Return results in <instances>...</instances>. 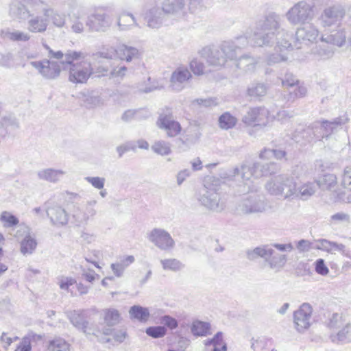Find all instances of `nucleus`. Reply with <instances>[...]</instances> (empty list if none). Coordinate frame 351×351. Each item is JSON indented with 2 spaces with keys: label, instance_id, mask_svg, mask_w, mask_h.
I'll use <instances>...</instances> for the list:
<instances>
[{
  "label": "nucleus",
  "instance_id": "49530a36",
  "mask_svg": "<svg viewBox=\"0 0 351 351\" xmlns=\"http://www.w3.org/2000/svg\"><path fill=\"white\" fill-rule=\"evenodd\" d=\"M267 91V87L263 83L252 84L247 90V95L250 97L258 99L265 96Z\"/></svg>",
  "mask_w": 351,
  "mask_h": 351
},
{
  "label": "nucleus",
  "instance_id": "13d9d810",
  "mask_svg": "<svg viewBox=\"0 0 351 351\" xmlns=\"http://www.w3.org/2000/svg\"><path fill=\"white\" fill-rule=\"evenodd\" d=\"M145 332L148 336L157 339L165 337L167 330L162 326H149L146 328Z\"/></svg>",
  "mask_w": 351,
  "mask_h": 351
},
{
  "label": "nucleus",
  "instance_id": "412c9836",
  "mask_svg": "<svg viewBox=\"0 0 351 351\" xmlns=\"http://www.w3.org/2000/svg\"><path fill=\"white\" fill-rule=\"evenodd\" d=\"M305 25L297 29L295 36L298 41L313 43L317 38L319 32L312 24L304 23Z\"/></svg>",
  "mask_w": 351,
  "mask_h": 351
},
{
  "label": "nucleus",
  "instance_id": "9b49d317",
  "mask_svg": "<svg viewBox=\"0 0 351 351\" xmlns=\"http://www.w3.org/2000/svg\"><path fill=\"white\" fill-rule=\"evenodd\" d=\"M197 199L201 205L213 211L220 212L225 208L219 194L214 190L204 189L199 193Z\"/></svg>",
  "mask_w": 351,
  "mask_h": 351
},
{
  "label": "nucleus",
  "instance_id": "473e14b6",
  "mask_svg": "<svg viewBox=\"0 0 351 351\" xmlns=\"http://www.w3.org/2000/svg\"><path fill=\"white\" fill-rule=\"evenodd\" d=\"M319 187L318 182H307L300 186L296 185L295 198L306 200L311 197Z\"/></svg>",
  "mask_w": 351,
  "mask_h": 351
},
{
  "label": "nucleus",
  "instance_id": "393cba45",
  "mask_svg": "<svg viewBox=\"0 0 351 351\" xmlns=\"http://www.w3.org/2000/svg\"><path fill=\"white\" fill-rule=\"evenodd\" d=\"M49 21L46 16H34L27 21V29L32 33H44L48 27Z\"/></svg>",
  "mask_w": 351,
  "mask_h": 351
},
{
  "label": "nucleus",
  "instance_id": "4c0bfd02",
  "mask_svg": "<svg viewBox=\"0 0 351 351\" xmlns=\"http://www.w3.org/2000/svg\"><path fill=\"white\" fill-rule=\"evenodd\" d=\"M350 328L351 324L346 323L337 333L332 332L329 335L330 340L335 344L346 343L349 339Z\"/></svg>",
  "mask_w": 351,
  "mask_h": 351
},
{
  "label": "nucleus",
  "instance_id": "a878e982",
  "mask_svg": "<svg viewBox=\"0 0 351 351\" xmlns=\"http://www.w3.org/2000/svg\"><path fill=\"white\" fill-rule=\"evenodd\" d=\"M258 168L254 167V162L252 165H243L241 168L235 167L230 176L236 177L241 175V178L243 181H248L252 177L256 178H259L258 176Z\"/></svg>",
  "mask_w": 351,
  "mask_h": 351
},
{
  "label": "nucleus",
  "instance_id": "6e6552de",
  "mask_svg": "<svg viewBox=\"0 0 351 351\" xmlns=\"http://www.w3.org/2000/svg\"><path fill=\"white\" fill-rule=\"evenodd\" d=\"M149 241L164 251H170L175 247V241L170 234L162 228H154L147 234Z\"/></svg>",
  "mask_w": 351,
  "mask_h": 351
},
{
  "label": "nucleus",
  "instance_id": "a211bd4d",
  "mask_svg": "<svg viewBox=\"0 0 351 351\" xmlns=\"http://www.w3.org/2000/svg\"><path fill=\"white\" fill-rule=\"evenodd\" d=\"M101 63L102 64L97 68V72L104 76L109 75L111 78L122 79L128 71V68L124 65L115 66L109 61Z\"/></svg>",
  "mask_w": 351,
  "mask_h": 351
},
{
  "label": "nucleus",
  "instance_id": "c756f323",
  "mask_svg": "<svg viewBox=\"0 0 351 351\" xmlns=\"http://www.w3.org/2000/svg\"><path fill=\"white\" fill-rule=\"evenodd\" d=\"M313 132L310 125H300L292 134L291 138L298 143L306 144L313 141Z\"/></svg>",
  "mask_w": 351,
  "mask_h": 351
},
{
  "label": "nucleus",
  "instance_id": "0e129e2a",
  "mask_svg": "<svg viewBox=\"0 0 351 351\" xmlns=\"http://www.w3.org/2000/svg\"><path fill=\"white\" fill-rule=\"evenodd\" d=\"M8 36L13 41H27L30 39V36L27 33L19 31L9 32Z\"/></svg>",
  "mask_w": 351,
  "mask_h": 351
},
{
  "label": "nucleus",
  "instance_id": "f3484780",
  "mask_svg": "<svg viewBox=\"0 0 351 351\" xmlns=\"http://www.w3.org/2000/svg\"><path fill=\"white\" fill-rule=\"evenodd\" d=\"M289 49H293L291 43H290V40L287 38H283L282 40H278L276 42V46L275 47V50L276 51H280V53H271L269 55L267 58V63L269 66L274 65L276 64L280 63L282 62H285L287 60V57L286 54L284 53L285 51L288 50Z\"/></svg>",
  "mask_w": 351,
  "mask_h": 351
},
{
  "label": "nucleus",
  "instance_id": "7ed1b4c3",
  "mask_svg": "<svg viewBox=\"0 0 351 351\" xmlns=\"http://www.w3.org/2000/svg\"><path fill=\"white\" fill-rule=\"evenodd\" d=\"M313 8L304 1H299L287 12V19L293 25L308 23L314 16Z\"/></svg>",
  "mask_w": 351,
  "mask_h": 351
},
{
  "label": "nucleus",
  "instance_id": "1a4fd4ad",
  "mask_svg": "<svg viewBox=\"0 0 351 351\" xmlns=\"http://www.w3.org/2000/svg\"><path fill=\"white\" fill-rule=\"evenodd\" d=\"M156 124L158 127L167 132L168 137H175L178 135L182 127L180 123L173 119L172 113L167 109L166 112H161L158 118Z\"/></svg>",
  "mask_w": 351,
  "mask_h": 351
},
{
  "label": "nucleus",
  "instance_id": "7c9ffc66",
  "mask_svg": "<svg viewBox=\"0 0 351 351\" xmlns=\"http://www.w3.org/2000/svg\"><path fill=\"white\" fill-rule=\"evenodd\" d=\"M271 254L272 248L269 245H261L246 251V256L250 261H254L260 257L267 263H268Z\"/></svg>",
  "mask_w": 351,
  "mask_h": 351
},
{
  "label": "nucleus",
  "instance_id": "c03bdc74",
  "mask_svg": "<svg viewBox=\"0 0 351 351\" xmlns=\"http://www.w3.org/2000/svg\"><path fill=\"white\" fill-rule=\"evenodd\" d=\"M37 247V241L34 238H32L29 234L25 235L23 239L21 241V252L26 256L32 254Z\"/></svg>",
  "mask_w": 351,
  "mask_h": 351
},
{
  "label": "nucleus",
  "instance_id": "052dcab7",
  "mask_svg": "<svg viewBox=\"0 0 351 351\" xmlns=\"http://www.w3.org/2000/svg\"><path fill=\"white\" fill-rule=\"evenodd\" d=\"M73 217L75 219V222L77 223V225H80L82 223H87L89 218L86 214L85 210L80 209V208H76L73 211Z\"/></svg>",
  "mask_w": 351,
  "mask_h": 351
},
{
  "label": "nucleus",
  "instance_id": "5fc2aeb1",
  "mask_svg": "<svg viewBox=\"0 0 351 351\" xmlns=\"http://www.w3.org/2000/svg\"><path fill=\"white\" fill-rule=\"evenodd\" d=\"M345 319L342 314L338 313H334L329 318L327 322V327L330 330H335L340 328L344 326Z\"/></svg>",
  "mask_w": 351,
  "mask_h": 351
},
{
  "label": "nucleus",
  "instance_id": "774afa93",
  "mask_svg": "<svg viewBox=\"0 0 351 351\" xmlns=\"http://www.w3.org/2000/svg\"><path fill=\"white\" fill-rule=\"evenodd\" d=\"M341 184L344 188L351 191V167H346L344 169Z\"/></svg>",
  "mask_w": 351,
  "mask_h": 351
},
{
  "label": "nucleus",
  "instance_id": "a19ab883",
  "mask_svg": "<svg viewBox=\"0 0 351 351\" xmlns=\"http://www.w3.org/2000/svg\"><path fill=\"white\" fill-rule=\"evenodd\" d=\"M210 324L199 320L194 321L191 326V333L195 337H205L210 335Z\"/></svg>",
  "mask_w": 351,
  "mask_h": 351
},
{
  "label": "nucleus",
  "instance_id": "864d4df0",
  "mask_svg": "<svg viewBox=\"0 0 351 351\" xmlns=\"http://www.w3.org/2000/svg\"><path fill=\"white\" fill-rule=\"evenodd\" d=\"M40 335L36 334H29L24 337L19 345L16 347L14 351H31L32 350V341L36 340V339H40Z\"/></svg>",
  "mask_w": 351,
  "mask_h": 351
},
{
  "label": "nucleus",
  "instance_id": "5701e85b",
  "mask_svg": "<svg viewBox=\"0 0 351 351\" xmlns=\"http://www.w3.org/2000/svg\"><path fill=\"white\" fill-rule=\"evenodd\" d=\"M66 174V171L62 169L53 168H45L37 172V177L39 180L50 183H57Z\"/></svg>",
  "mask_w": 351,
  "mask_h": 351
},
{
  "label": "nucleus",
  "instance_id": "0eeeda50",
  "mask_svg": "<svg viewBox=\"0 0 351 351\" xmlns=\"http://www.w3.org/2000/svg\"><path fill=\"white\" fill-rule=\"evenodd\" d=\"M30 64L38 70V73L45 79L53 80L58 77L62 68L60 60H50L44 59L40 61H33Z\"/></svg>",
  "mask_w": 351,
  "mask_h": 351
},
{
  "label": "nucleus",
  "instance_id": "2f4dec72",
  "mask_svg": "<svg viewBox=\"0 0 351 351\" xmlns=\"http://www.w3.org/2000/svg\"><path fill=\"white\" fill-rule=\"evenodd\" d=\"M346 39V34L343 29L339 28L337 30L331 32L329 35L326 36H322L321 40L326 43H330L337 47H342Z\"/></svg>",
  "mask_w": 351,
  "mask_h": 351
},
{
  "label": "nucleus",
  "instance_id": "f704fd0d",
  "mask_svg": "<svg viewBox=\"0 0 351 351\" xmlns=\"http://www.w3.org/2000/svg\"><path fill=\"white\" fill-rule=\"evenodd\" d=\"M27 6V8L19 2L12 3L10 8V14L20 19H26L32 16L31 12L36 13L28 5Z\"/></svg>",
  "mask_w": 351,
  "mask_h": 351
},
{
  "label": "nucleus",
  "instance_id": "72a5a7b5",
  "mask_svg": "<svg viewBox=\"0 0 351 351\" xmlns=\"http://www.w3.org/2000/svg\"><path fill=\"white\" fill-rule=\"evenodd\" d=\"M348 121L349 119L346 114L337 117L334 119L332 121L322 120V123L323 125L326 138H328L329 136H330L334 132V131L338 126L344 125L345 123L348 122Z\"/></svg>",
  "mask_w": 351,
  "mask_h": 351
},
{
  "label": "nucleus",
  "instance_id": "e433bc0d",
  "mask_svg": "<svg viewBox=\"0 0 351 351\" xmlns=\"http://www.w3.org/2000/svg\"><path fill=\"white\" fill-rule=\"evenodd\" d=\"M282 182L283 174L274 176L266 183L265 189L270 195L281 197Z\"/></svg>",
  "mask_w": 351,
  "mask_h": 351
},
{
  "label": "nucleus",
  "instance_id": "9d476101",
  "mask_svg": "<svg viewBox=\"0 0 351 351\" xmlns=\"http://www.w3.org/2000/svg\"><path fill=\"white\" fill-rule=\"evenodd\" d=\"M86 25L90 32H106L111 25L110 17L102 10H96L86 20Z\"/></svg>",
  "mask_w": 351,
  "mask_h": 351
},
{
  "label": "nucleus",
  "instance_id": "de8ad7c7",
  "mask_svg": "<svg viewBox=\"0 0 351 351\" xmlns=\"http://www.w3.org/2000/svg\"><path fill=\"white\" fill-rule=\"evenodd\" d=\"M69 344L62 338H55L49 341L46 351H70Z\"/></svg>",
  "mask_w": 351,
  "mask_h": 351
},
{
  "label": "nucleus",
  "instance_id": "ea45409f",
  "mask_svg": "<svg viewBox=\"0 0 351 351\" xmlns=\"http://www.w3.org/2000/svg\"><path fill=\"white\" fill-rule=\"evenodd\" d=\"M117 25L119 30L124 31L138 25L133 14L123 12L118 18Z\"/></svg>",
  "mask_w": 351,
  "mask_h": 351
},
{
  "label": "nucleus",
  "instance_id": "e2e57ef3",
  "mask_svg": "<svg viewBox=\"0 0 351 351\" xmlns=\"http://www.w3.org/2000/svg\"><path fill=\"white\" fill-rule=\"evenodd\" d=\"M85 180L97 189L101 190L104 187L105 178L101 177H90L85 178Z\"/></svg>",
  "mask_w": 351,
  "mask_h": 351
},
{
  "label": "nucleus",
  "instance_id": "79ce46f5",
  "mask_svg": "<svg viewBox=\"0 0 351 351\" xmlns=\"http://www.w3.org/2000/svg\"><path fill=\"white\" fill-rule=\"evenodd\" d=\"M206 346H213L212 351H227V345L223 339V332H217L212 339H208L204 343Z\"/></svg>",
  "mask_w": 351,
  "mask_h": 351
},
{
  "label": "nucleus",
  "instance_id": "09e8293b",
  "mask_svg": "<svg viewBox=\"0 0 351 351\" xmlns=\"http://www.w3.org/2000/svg\"><path fill=\"white\" fill-rule=\"evenodd\" d=\"M121 316L118 310L108 308L104 311V320L108 326H113L120 322Z\"/></svg>",
  "mask_w": 351,
  "mask_h": 351
},
{
  "label": "nucleus",
  "instance_id": "603ef678",
  "mask_svg": "<svg viewBox=\"0 0 351 351\" xmlns=\"http://www.w3.org/2000/svg\"><path fill=\"white\" fill-rule=\"evenodd\" d=\"M152 150L161 156H167L171 153L170 144L165 141H156L152 145Z\"/></svg>",
  "mask_w": 351,
  "mask_h": 351
},
{
  "label": "nucleus",
  "instance_id": "4be33fe9",
  "mask_svg": "<svg viewBox=\"0 0 351 351\" xmlns=\"http://www.w3.org/2000/svg\"><path fill=\"white\" fill-rule=\"evenodd\" d=\"M16 119L12 116L1 117L0 115V143L5 139L9 133L19 128Z\"/></svg>",
  "mask_w": 351,
  "mask_h": 351
},
{
  "label": "nucleus",
  "instance_id": "c9c22d12",
  "mask_svg": "<svg viewBox=\"0 0 351 351\" xmlns=\"http://www.w3.org/2000/svg\"><path fill=\"white\" fill-rule=\"evenodd\" d=\"M345 246L343 244H339L336 242L330 241L327 239H319L316 241V243L313 245V249L326 251L332 253L333 251H342Z\"/></svg>",
  "mask_w": 351,
  "mask_h": 351
},
{
  "label": "nucleus",
  "instance_id": "6ab92c4d",
  "mask_svg": "<svg viewBox=\"0 0 351 351\" xmlns=\"http://www.w3.org/2000/svg\"><path fill=\"white\" fill-rule=\"evenodd\" d=\"M275 41L277 42L276 34L274 32L260 30L256 26V29L252 38V43L254 46H271Z\"/></svg>",
  "mask_w": 351,
  "mask_h": 351
},
{
  "label": "nucleus",
  "instance_id": "8fccbe9b",
  "mask_svg": "<svg viewBox=\"0 0 351 351\" xmlns=\"http://www.w3.org/2000/svg\"><path fill=\"white\" fill-rule=\"evenodd\" d=\"M160 263L164 270L178 271L184 267V265L176 258L163 259L160 261Z\"/></svg>",
  "mask_w": 351,
  "mask_h": 351
},
{
  "label": "nucleus",
  "instance_id": "bf43d9fd",
  "mask_svg": "<svg viewBox=\"0 0 351 351\" xmlns=\"http://www.w3.org/2000/svg\"><path fill=\"white\" fill-rule=\"evenodd\" d=\"M313 132V138L314 140L320 141L321 139L326 138L325 132L324 130L323 125L321 121H316L312 123L311 125Z\"/></svg>",
  "mask_w": 351,
  "mask_h": 351
},
{
  "label": "nucleus",
  "instance_id": "aec40b11",
  "mask_svg": "<svg viewBox=\"0 0 351 351\" xmlns=\"http://www.w3.org/2000/svg\"><path fill=\"white\" fill-rule=\"evenodd\" d=\"M165 14L162 8L155 6L145 12L144 19L147 26L152 28H158L162 23Z\"/></svg>",
  "mask_w": 351,
  "mask_h": 351
},
{
  "label": "nucleus",
  "instance_id": "4d7b16f0",
  "mask_svg": "<svg viewBox=\"0 0 351 351\" xmlns=\"http://www.w3.org/2000/svg\"><path fill=\"white\" fill-rule=\"evenodd\" d=\"M0 221L3 223V226L5 228H11L16 226L19 220V219L8 211H3L1 213Z\"/></svg>",
  "mask_w": 351,
  "mask_h": 351
},
{
  "label": "nucleus",
  "instance_id": "f03ea898",
  "mask_svg": "<svg viewBox=\"0 0 351 351\" xmlns=\"http://www.w3.org/2000/svg\"><path fill=\"white\" fill-rule=\"evenodd\" d=\"M88 55L82 51L67 50L60 61L62 70L69 71V80L74 84H84L93 74V68Z\"/></svg>",
  "mask_w": 351,
  "mask_h": 351
},
{
  "label": "nucleus",
  "instance_id": "39448f33",
  "mask_svg": "<svg viewBox=\"0 0 351 351\" xmlns=\"http://www.w3.org/2000/svg\"><path fill=\"white\" fill-rule=\"evenodd\" d=\"M266 208L267 203L264 198L256 194L244 196L237 206V212L244 215L263 213Z\"/></svg>",
  "mask_w": 351,
  "mask_h": 351
},
{
  "label": "nucleus",
  "instance_id": "4468645a",
  "mask_svg": "<svg viewBox=\"0 0 351 351\" xmlns=\"http://www.w3.org/2000/svg\"><path fill=\"white\" fill-rule=\"evenodd\" d=\"M67 317L71 323L77 329L83 331L86 335H96L97 330H95L86 320L84 311L74 310L67 313Z\"/></svg>",
  "mask_w": 351,
  "mask_h": 351
},
{
  "label": "nucleus",
  "instance_id": "bb28decb",
  "mask_svg": "<svg viewBox=\"0 0 351 351\" xmlns=\"http://www.w3.org/2000/svg\"><path fill=\"white\" fill-rule=\"evenodd\" d=\"M281 197L284 199H295L296 194V180L295 178L287 175H283V182L282 184Z\"/></svg>",
  "mask_w": 351,
  "mask_h": 351
},
{
  "label": "nucleus",
  "instance_id": "338daca9",
  "mask_svg": "<svg viewBox=\"0 0 351 351\" xmlns=\"http://www.w3.org/2000/svg\"><path fill=\"white\" fill-rule=\"evenodd\" d=\"M161 323L164 324L166 328L174 330L178 326V322L174 317L170 315H164L161 317Z\"/></svg>",
  "mask_w": 351,
  "mask_h": 351
},
{
  "label": "nucleus",
  "instance_id": "2eb2a0df",
  "mask_svg": "<svg viewBox=\"0 0 351 351\" xmlns=\"http://www.w3.org/2000/svg\"><path fill=\"white\" fill-rule=\"evenodd\" d=\"M311 314L312 307L308 303L302 304L300 308L294 312L293 322L298 332H304L310 326Z\"/></svg>",
  "mask_w": 351,
  "mask_h": 351
},
{
  "label": "nucleus",
  "instance_id": "c85d7f7f",
  "mask_svg": "<svg viewBox=\"0 0 351 351\" xmlns=\"http://www.w3.org/2000/svg\"><path fill=\"white\" fill-rule=\"evenodd\" d=\"M191 77V74L186 69H178L171 75V83L173 89L180 90L182 84Z\"/></svg>",
  "mask_w": 351,
  "mask_h": 351
},
{
  "label": "nucleus",
  "instance_id": "6e6d98bb",
  "mask_svg": "<svg viewBox=\"0 0 351 351\" xmlns=\"http://www.w3.org/2000/svg\"><path fill=\"white\" fill-rule=\"evenodd\" d=\"M287 153L285 150L280 149H265L260 153L261 158H269L274 156L278 160H281L285 158Z\"/></svg>",
  "mask_w": 351,
  "mask_h": 351
},
{
  "label": "nucleus",
  "instance_id": "58836bf2",
  "mask_svg": "<svg viewBox=\"0 0 351 351\" xmlns=\"http://www.w3.org/2000/svg\"><path fill=\"white\" fill-rule=\"evenodd\" d=\"M129 314L132 319H135L141 322H146L150 315L149 309L140 305H134L130 307Z\"/></svg>",
  "mask_w": 351,
  "mask_h": 351
},
{
  "label": "nucleus",
  "instance_id": "680f3d73",
  "mask_svg": "<svg viewBox=\"0 0 351 351\" xmlns=\"http://www.w3.org/2000/svg\"><path fill=\"white\" fill-rule=\"evenodd\" d=\"M299 83V80L291 73H286L282 79V84L284 87L293 88Z\"/></svg>",
  "mask_w": 351,
  "mask_h": 351
},
{
  "label": "nucleus",
  "instance_id": "a18cd8bd",
  "mask_svg": "<svg viewBox=\"0 0 351 351\" xmlns=\"http://www.w3.org/2000/svg\"><path fill=\"white\" fill-rule=\"evenodd\" d=\"M287 262V256L280 254L274 249H272V254L268 261V264L271 269L279 270L282 268Z\"/></svg>",
  "mask_w": 351,
  "mask_h": 351
},
{
  "label": "nucleus",
  "instance_id": "cd10ccee",
  "mask_svg": "<svg viewBox=\"0 0 351 351\" xmlns=\"http://www.w3.org/2000/svg\"><path fill=\"white\" fill-rule=\"evenodd\" d=\"M162 8L166 14L184 15L185 3L184 0H163Z\"/></svg>",
  "mask_w": 351,
  "mask_h": 351
},
{
  "label": "nucleus",
  "instance_id": "b1692460",
  "mask_svg": "<svg viewBox=\"0 0 351 351\" xmlns=\"http://www.w3.org/2000/svg\"><path fill=\"white\" fill-rule=\"evenodd\" d=\"M115 52L120 60H125L128 62L138 59L140 56L137 48L124 44L118 46L115 49Z\"/></svg>",
  "mask_w": 351,
  "mask_h": 351
},
{
  "label": "nucleus",
  "instance_id": "ddd939ff",
  "mask_svg": "<svg viewBox=\"0 0 351 351\" xmlns=\"http://www.w3.org/2000/svg\"><path fill=\"white\" fill-rule=\"evenodd\" d=\"M345 15V10L340 4H336L324 9L320 16L324 27H330L340 22Z\"/></svg>",
  "mask_w": 351,
  "mask_h": 351
},
{
  "label": "nucleus",
  "instance_id": "69168bd1",
  "mask_svg": "<svg viewBox=\"0 0 351 351\" xmlns=\"http://www.w3.org/2000/svg\"><path fill=\"white\" fill-rule=\"evenodd\" d=\"M307 90L306 87L300 86L294 89L293 91H290L288 95V101H293L295 98L303 97L306 95Z\"/></svg>",
  "mask_w": 351,
  "mask_h": 351
},
{
  "label": "nucleus",
  "instance_id": "20e7f679",
  "mask_svg": "<svg viewBox=\"0 0 351 351\" xmlns=\"http://www.w3.org/2000/svg\"><path fill=\"white\" fill-rule=\"evenodd\" d=\"M24 3L32 8L33 12L39 13L42 12L44 16L49 18L52 23L57 27H62L66 23V16L64 14H60L47 5L44 0H23Z\"/></svg>",
  "mask_w": 351,
  "mask_h": 351
},
{
  "label": "nucleus",
  "instance_id": "423d86ee",
  "mask_svg": "<svg viewBox=\"0 0 351 351\" xmlns=\"http://www.w3.org/2000/svg\"><path fill=\"white\" fill-rule=\"evenodd\" d=\"M280 18L275 13H270L267 15L263 21L257 23L258 29L267 32H274L276 34V40H282L283 38L290 40L291 36L283 29H280Z\"/></svg>",
  "mask_w": 351,
  "mask_h": 351
},
{
  "label": "nucleus",
  "instance_id": "f257e3e1",
  "mask_svg": "<svg viewBox=\"0 0 351 351\" xmlns=\"http://www.w3.org/2000/svg\"><path fill=\"white\" fill-rule=\"evenodd\" d=\"M248 40L245 36H239L234 40L223 41L218 47H204L202 50V56L206 60L209 65L221 68L228 61H234L235 66L245 71L254 69L256 61L249 55H238L241 49L245 47Z\"/></svg>",
  "mask_w": 351,
  "mask_h": 351
},
{
  "label": "nucleus",
  "instance_id": "3c124183",
  "mask_svg": "<svg viewBox=\"0 0 351 351\" xmlns=\"http://www.w3.org/2000/svg\"><path fill=\"white\" fill-rule=\"evenodd\" d=\"M237 119L229 112L222 114L219 118V125L221 129L229 130L237 124Z\"/></svg>",
  "mask_w": 351,
  "mask_h": 351
},
{
  "label": "nucleus",
  "instance_id": "37998d69",
  "mask_svg": "<svg viewBox=\"0 0 351 351\" xmlns=\"http://www.w3.org/2000/svg\"><path fill=\"white\" fill-rule=\"evenodd\" d=\"M254 167L258 168V176H267L276 173L279 169L278 165L274 162H254Z\"/></svg>",
  "mask_w": 351,
  "mask_h": 351
},
{
  "label": "nucleus",
  "instance_id": "f8f14e48",
  "mask_svg": "<svg viewBox=\"0 0 351 351\" xmlns=\"http://www.w3.org/2000/svg\"><path fill=\"white\" fill-rule=\"evenodd\" d=\"M269 111L265 108L258 107L250 108L243 117L242 121L248 125L265 126L268 122Z\"/></svg>",
  "mask_w": 351,
  "mask_h": 351
},
{
  "label": "nucleus",
  "instance_id": "dca6fc26",
  "mask_svg": "<svg viewBox=\"0 0 351 351\" xmlns=\"http://www.w3.org/2000/svg\"><path fill=\"white\" fill-rule=\"evenodd\" d=\"M47 217L50 219L51 223L55 226H63L69 221V215L62 206L53 204L46 208Z\"/></svg>",
  "mask_w": 351,
  "mask_h": 351
}]
</instances>
